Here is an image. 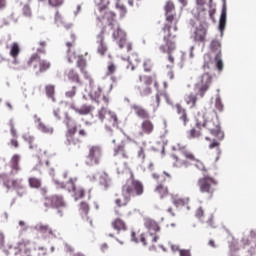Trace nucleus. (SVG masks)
Instances as JSON below:
<instances>
[{
  "instance_id": "obj_49",
  "label": "nucleus",
  "mask_w": 256,
  "mask_h": 256,
  "mask_svg": "<svg viewBox=\"0 0 256 256\" xmlns=\"http://www.w3.org/2000/svg\"><path fill=\"white\" fill-rule=\"evenodd\" d=\"M25 141H27L29 145V149H32L33 151H37L38 145L35 143V137L33 136H24Z\"/></svg>"
},
{
  "instance_id": "obj_32",
  "label": "nucleus",
  "mask_w": 256,
  "mask_h": 256,
  "mask_svg": "<svg viewBox=\"0 0 256 256\" xmlns=\"http://www.w3.org/2000/svg\"><path fill=\"white\" fill-rule=\"evenodd\" d=\"M35 228L39 233H42V235H45L46 237H55V231H53V228L47 224H38Z\"/></svg>"
},
{
  "instance_id": "obj_27",
  "label": "nucleus",
  "mask_w": 256,
  "mask_h": 256,
  "mask_svg": "<svg viewBox=\"0 0 256 256\" xmlns=\"http://www.w3.org/2000/svg\"><path fill=\"white\" fill-rule=\"evenodd\" d=\"M199 99H203V97L199 96V92L195 91V94L190 93L185 96L184 101L186 105L190 107V109H195L197 107V101Z\"/></svg>"
},
{
  "instance_id": "obj_8",
  "label": "nucleus",
  "mask_w": 256,
  "mask_h": 256,
  "mask_svg": "<svg viewBox=\"0 0 256 256\" xmlns=\"http://www.w3.org/2000/svg\"><path fill=\"white\" fill-rule=\"evenodd\" d=\"M139 81L140 83L137 86V91L141 97H147L148 95H151V85H154L155 89H159V81H157L156 74H153L152 76H139Z\"/></svg>"
},
{
  "instance_id": "obj_16",
  "label": "nucleus",
  "mask_w": 256,
  "mask_h": 256,
  "mask_svg": "<svg viewBox=\"0 0 256 256\" xmlns=\"http://www.w3.org/2000/svg\"><path fill=\"white\" fill-rule=\"evenodd\" d=\"M111 29H113L112 39L116 41L118 47L124 49L125 43L127 42V32H125L119 24L114 25Z\"/></svg>"
},
{
  "instance_id": "obj_26",
  "label": "nucleus",
  "mask_w": 256,
  "mask_h": 256,
  "mask_svg": "<svg viewBox=\"0 0 256 256\" xmlns=\"http://www.w3.org/2000/svg\"><path fill=\"white\" fill-rule=\"evenodd\" d=\"M76 67L84 75L85 79H91V75L87 71V60L84 59L83 55H79L76 61Z\"/></svg>"
},
{
  "instance_id": "obj_50",
  "label": "nucleus",
  "mask_w": 256,
  "mask_h": 256,
  "mask_svg": "<svg viewBox=\"0 0 256 256\" xmlns=\"http://www.w3.org/2000/svg\"><path fill=\"white\" fill-rule=\"evenodd\" d=\"M74 193L75 201H79V199H83L85 197V188L83 187H76Z\"/></svg>"
},
{
  "instance_id": "obj_59",
  "label": "nucleus",
  "mask_w": 256,
  "mask_h": 256,
  "mask_svg": "<svg viewBox=\"0 0 256 256\" xmlns=\"http://www.w3.org/2000/svg\"><path fill=\"white\" fill-rule=\"evenodd\" d=\"M75 95H77V87L76 86H73L71 88V90H68L65 93V96L68 97L69 99H73V97H75Z\"/></svg>"
},
{
  "instance_id": "obj_53",
  "label": "nucleus",
  "mask_w": 256,
  "mask_h": 256,
  "mask_svg": "<svg viewBox=\"0 0 256 256\" xmlns=\"http://www.w3.org/2000/svg\"><path fill=\"white\" fill-rule=\"evenodd\" d=\"M96 5H99V10L101 13L107 9L109 6V0H95Z\"/></svg>"
},
{
  "instance_id": "obj_18",
  "label": "nucleus",
  "mask_w": 256,
  "mask_h": 256,
  "mask_svg": "<svg viewBox=\"0 0 256 256\" xmlns=\"http://www.w3.org/2000/svg\"><path fill=\"white\" fill-rule=\"evenodd\" d=\"M131 240L134 241V243H142L144 246L149 245V242L151 243H157V241H159V236H154L151 233H147V234H141L140 238L137 239V234L135 233V231L131 232Z\"/></svg>"
},
{
  "instance_id": "obj_10",
  "label": "nucleus",
  "mask_w": 256,
  "mask_h": 256,
  "mask_svg": "<svg viewBox=\"0 0 256 256\" xmlns=\"http://www.w3.org/2000/svg\"><path fill=\"white\" fill-rule=\"evenodd\" d=\"M212 83H213V76L208 72H206L198 77V80L194 85V91L198 92L199 97H205Z\"/></svg>"
},
{
  "instance_id": "obj_13",
  "label": "nucleus",
  "mask_w": 256,
  "mask_h": 256,
  "mask_svg": "<svg viewBox=\"0 0 256 256\" xmlns=\"http://www.w3.org/2000/svg\"><path fill=\"white\" fill-rule=\"evenodd\" d=\"M103 159V148L99 145H89L88 154L86 156V165L93 167L99 165Z\"/></svg>"
},
{
  "instance_id": "obj_9",
  "label": "nucleus",
  "mask_w": 256,
  "mask_h": 256,
  "mask_svg": "<svg viewBox=\"0 0 256 256\" xmlns=\"http://www.w3.org/2000/svg\"><path fill=\"white\" fill-rule=\"evenodd\" d=\"M2 183L8 191L13 189L18 197H25V195H27V186L23 183V178H11L7 175H3Z\"/></svg>"
},
{
  "instance_id": "obj_45",
  "label": "nucleus",
  "mask_w": 256,
  "mask_h": 256,
  "mask_svg": "<svg viewBox=\"0 0 256 256\" xmlns=\"http://www.w3.org/2000/svg\"><path fill=\"white\" fill-rule=\"evenodd\" d=\"M46 95L52 101H55V85L49 84L45 86Z\"/></svg>"
},
{
  "instance_id": "obj_2",
  "label": "nucleus",
  "mask_w": 256,
  "mask_h": 256,
  "mask_svg": "<svg viewBox=\"0 0 256 256\" xmlns=\"http://www.w3.org/2000/svg\"><path fill=\"white\" fill-rule=\"evenodd\" d=\"M177 150L181 153V155H183L184 159H181L179 158V156L174 154L172 156L174 159V167L181 169V167H190V165L194 164L195 167L199 169V171H202L203 175H205L209 171L207 167H205L203 161L197 159L195 154L187 149V146H181L178 144Z\"/></svg>"
},
{
  "instance_id": "obj_19",
  "label": "nucleus",
  "mask_w": 256,
  "mask_h": 256,
  "mask_svg": "<svg viewBox=\"0 0 256 256\" xmlns=\"http://www.w3.org/2000/svg\"><path fill=\"white\" fill-rule=\"evenodd\" d=\"M173 109L176 111L178 119L181 121L182 125L187 127V123H189V115H187V110L180 103L175 104Z\"/></svg>"
},
{
  "instance_id": "obj_40",
  "label": "nucleus",
  "mask_w": 256,
  "mask_h": 256,
  "mask_svg": "<svg viewBox=\"0 0 256 256\" xmlns=\"http://www.w3.org/2000/svg\"><path fill=\"white\" fill-rule=\"evenodd\" d=\"M77 178H70L67 183L66 186L64 183L61 184L62 188H65L69 191V193H73L76 189H77Z\"/></svg>"
},
{
  "instance_id": "obj_46",
  "label": "nucleus",
  "mask_w": 256,
  "mask_h": 256,
  "mask_svg": "<svg viewBox=\"0 0 256 256\" xmlns=\"http://www.w3.org/2000/svg\"><path fill=\"white\" fill-rule=\"evenodd\" d=\"M93 109L94 108L91 105H83L81 108H78V110H76V113H78V115H89V113H91Z\"/></svg>"
},
{
  "instance_id": "obj_34",
  "label": "nucleus",
  "mask_w": 256,
  "mask_h": 256,
  "mask_svg": "<svg viewBox=\"0 0 256 256\" xmlns=\"http://www.w3.org/2000/svg\"><path fill=\"white\" fill-rule=\"evenodd\" d=\"M111 226L115 231H118V233L121 231H127V223H125V220L121 218L114 219Z\"/></svg>"
},
{
  "instance_id": "obj_62",
  "label": "nucleus",
  "mask_w": 256,
  "mask_h": 256,
  "mask_svg": "<svg viewBox=\"0 0 256 256\" xmlns=\"http://www.w3.org/2000/svg\"><path fill=\"white\" fill-rule=\"evenodd\" d=\"M89 133H91V130L87 128H82L78 131L79 137H84V138L87 137Z\"/></svg>"
},
{
  "instance_id": "obj_21",
  "label": "nucleus",
  "mask_w": 256,
  "mask_h": 256,
  "mask_svg": "<svg viewBox=\"0 0 256 256\" xmlns=\"http://www.w3.org/2000/svg\"><path fill=\"white\" fill-rule=\"evenodd\" d=\"M21 155L19 154H14L9 162V167H10V174L11 175H17L21 171Z\"/></svg>"
},
{
  "instance_id": "obj_31",
  "label": "nucleus",
  "mask_w": 256,
  "mask_h": 256,
  "mask_svg": "<svg viewBox=\"0 0 256 256\" xmlns=\"http://www.w3.org/2000/svg\"><path fill=\"white\" fill-rule=\"evenodd\" d=\"M9 127H10V133L11 135L14 137L10 140V145L12 147H14L15 149H18L19 147V141L17 140V128H15V121H13V119H11L9 121Z\"/></svg>"
},
{
  "instance_id": "obj_52",
  "label": "nucleus",
  "mask_w": 256,
  "mask_h": 256,
  "mask_svg": "<svg viewBox=\"0 0 256 256\" xmlns=\"http://www.w3.org/2000/svg\"><path fill=\"white\" fill-rule=\"evenodd\" d=\"M143 69L145 73H151L153 71V61L151 59H145L143 62Z\"/></svg>"
},
{
  "instance_id": "obj_23",
  "label": "nucleus",
  "mask_w": 256,
  "mask_h": 256,
  "mask_svg": "<svg viewBox=\"0 0 256 256\" xmlns=\"http://www.w3.org/2000/svg\"><path fill=\"white\" fill-rule=\"evenodd\" d=\"M76 39L77 38L75 37V34H71L70 41L66 42V47L68 48L67 58L70 63H73V61H75V59H77V57H79V56H77V54L75 52L71 51V47H74Z\"/></svg>"
},
{
  "instance_id": "obj_58",
  "label": "nucleus",
  "mask_w": 256,
  "mask_h": 256,
  "mask_svg": "<svg viewBox=\"0 0 256 256\" xmlns=\"http://www.w3.org/2000/svg\"><path fill=\"white\" fill-rule=\"evenodd\" d=\"M45 47H47V42L40 41L39 48L37 49V53H41L42 55H45V53H47V51L45 50Z\"/></svg>"
},
{
  "instance_id": "obj_37",
  "label": "nucleus",
  "mask_w": 256,
  "mask_h": 256,
  "mask_svg": "<svg viewBox=\"0 0 256 256\" xmlns=\"http://www.w3.org/2000/svg\"><path fill=\"white\" fill-rule=\"evenodd\" d=\"M15 255L19 256H31V249L25 243H20L16 248Z\"/></svg>"
},
{
  "instance_id": "obj_39",
  "label": "nucleus",
  "mask_w": 256,
  "mask_h": 256,
  "mask_svg": "<svg viewBox=\"0 0 256 256\" xmlns=\"http://www.w3.org/2000/svg\"><path fill=\"white\" fill-rule=\"evenodd\" d=\"M91 97H93L97 103H101V95L103 94V88L101 86H92L90 90Z\"/></svg>"
},
{
  "instance_id": "obj_44",
  "label": "nucleus",
  "mask_w": 256,
  "mask_h": 256,
  "mask_svg": "<svg viewBox=\"0 0 256 256\" xmlns=\"http://www.w3.org/2000/svg\"><path fill=\"white\" fill-rule=\"evenodd\" d=\"M67 77L70 81H73L74 83H81L79 73H77V70L75 69H70L67 73Z\"/></svg>"
},
{
  "instance_id": "obj_14",
  "label": "nucleus",
  "mask_w": 256,
  "mask_h": 256,
  "mask_svg": "<svg viewBox=\"0 0 256 256\" xmlns=\"http://www.w3.org/2000/svg\"><path fill=\"white\" fill-rule=\"evenodd\" d=\"M210 53L214 55L215 67L218 71H223V55L221 51V42L217 39H214L210 43Z\"/></svg>"
},
{
  "instance_id": "obj_29",
  "label": "nucleus",
  "mask_w": 256,
  "mask_h": 256,
  "mask_svg": "<svg viewBox=\"0 0 256 256\" xmlns=\"http://www.w3.org/2000/svg\"><path fill=\"white\" fill-rule=\"evenodd\" d=\"M128 63L127 69H130V71H135L137 67L141 63V56L137 53H132L130 57H128Z\"/></svg>"
},
{
  "instance_id": "obj_22",
  "label": "nucleus",
  "mask_w": 256,
  "mask_h": 256,
  "mask_svg": "<svg viewBox=\"0 0 256 256\" xmlns=\"http://www.w3.org/2000/svg\"><path fill=\"white\" fill-rule=\"evenodd\" d=\"M122 197L123 199L118 198L115 200V205L119 208L115 210V215H118V217H123V215H125V213L121 211V207H127V205H129V201H131L129 196L122 195Z\"/></svg>"
},
{
  "instance_id": "obj_5",
  "label": "nucleus",
  "mask_w": 256,
  "mask_h": 256,
  "mask_svg": "<svg viewBox=\"0 0 256 256\" xmlns=\"http://www.w3.org/2000/svg\"><path fill=\"white\" fill-rule=\"evenodd\" d=\"M32 67L36 75H41V73H46L51 69V62L46 59H41L38 53H34L30 58L25 62L23 69Z\"/></svg>"
},
{
  "instance_id": "obj_15",
  "label": "nucleus",
  "mask_w": 256,
  "mask_h": 256,
  "mask_svg": "<svg viewBox=\"0 0 256 256\" xmlns=\"http://www.w3.org/2000/svg\"><path fill=\"white\" fill-rule=\"evenodd\" d=\"M175 37H177V34H170V36H168L167 38H165V34H164L163 39L166 45L160 46V51L162 53H167L168 61L172 63V65L175 63V57H173V55L171 54L176 49L175 41H173Z\"/></svg>"
},
{
  "instance_id": "obj_1",
  "label": "nucleus",
  "mask_w": 256,
  "mask_h": 256,
  "mask_svg": "<svg viewBox=\"0 0 256 256\" xmlns=\"http://www.w3.org/2000/svg\"><path fill=\"white\" fill-rule=\"evenodd\" d=\"M197 128L198 129H207V131L215 137L217 140H213L209 144V149H216V159L221 157V143L219 141H223L225 138V133L221 131V123L219 122V118L217 114L212 115L211 119L205 120L204 122L199 121L197 119Z\"/></svg>"
},
{
  "instance_id": "obj_6",
  "label": "nucleus",
  "mask_w": 256,
  "mask_h": 256,
  "mask_svg": "<svg viewBox=\"0 0 256 256\" xmlns=\"http://www.w3.org/2000/svg\"><path fill=\"white\" fill-rule=\"evenodd\" d=\"M197 185L200 193L207 195L208 199H212L213 195H215V191H217L219 182L217 179L204 174L201 178L198 179Z\"/></svg>"
},
{
  "instance_id": "obj_12",
  "label": "nucleus",
  "mask_w": 256,
  "mask_h": 256,
  "mask_svg": "<svg viewBox=\"0 0 256 256\" xmlns=\"http://www.w3.org/2000/svg\"><path fill=\"white\" fill-rule=\"evenodd\" d=\"M44 206L49 209H57L58 215L63 217V211H61V209H65V207H67V202H65V198H63L62 195L55 194L44 199Z\"/></svg>"
},
{
  "instance_id": "obj_63",
  "label": "nucleus",
  "mask_w": 256,
  "mask_h": 256,
  "mask_svg": "<svg viewBox=\"0 0 256 256\" xmlns=\"http://www.w3.org/2000/svg\"><path fill=\"white\" fill-rule=\"evenodd\" d=\"M204 65H203V69H209V63L211 62V55L210 54H205L204 55Z\"/></svg>"
},
{
  "instance_id": "obj_3",
  "label": "nucleus",
  "mask_w": 256,
  "mask_h": 256,
  "mask_svg": "<svg viewBox=\"0 0 256 256\" xmlns=\"http://www.w3.org/2000/svg\"><path fill=\"white\" fill-rule=\"evenodd\" d=\"M165 15H166V23L162 28L163 33L165 34V39L173 34L171 29H173L174 33H177V23H179V18H177V13L175 12V4L171 1H168L165 5Z\"/></svg>"
},
{
  "instance_id": "obj_25",
  "label": "nucleus",
  "mask_w": 256,
  "mask_h": 256,
  "mask_svg": "<svg viewBox=\"0 0 256 256\" xmlns=\"http://www.w3.org/2000/svg\"><path fill=\"white\" fill-rule=\"evenodd\" d=\"M140 129L142 131L140 135H151L155 131V124L149 118H146L142 121Z\"/></svg>"
},
{
  "instance_id": "obj_17",
  "label": "nucleus",
  "mask_w": 256,
  "mask_h": 256,
  "mask_svg": "<svg viewBox=\"0 0 256 256\" xmlns=\"http://www.w3.org/2000/svg\"><path fill=\"white\" fill-rule=\"evenodd\" d=\"M99 13L100 15L97 16V19L102 25H109L110 27H115V25H117V22L115 21L117 15H115V12L109 11L106 8L102 12L99 10Z\"/></svg>"
},
{
  "instance_id": "obj_28",
  "label": "nucleus",
  "mask_w": 256,
  "mask_h": 256,
  "mask_svg": "<svg viewBox=\"0 0 256 256\" xmlns=\"http://www.w3.org/2000/svg\"><path fill=\"white\" fill-rule=\"evenodd\" d=\"M131 109L134 110L135 115H137V117H139V119L145 120V119H149V117H150L147 109H145L143 106H141L139 104H133L131 106Z\"/></svg>"
},
{
  "instance_id": "obj_11",
  "label": "nucleus",
  "mask_w": 256,
  "mask_h": 256,
  "mask_svg": "<svg viewBox=\"0 0 256 256\" xmlns=\"http://www.w3.org/2000/svg\"><path fill=\"white\" fill-rule=\"evenodd\" d=\"M77 126L68 127L66 131V140L65 145L69 151H79L81 149V145H83V141L77 138Z\"/></svg>"
},
{
  "instance_id": "obj_61",
  "label": "nucleus",
  "mask_w": 256,
  "mask_h": 256,
  "mask_svg": "<svg viewBox=\"0 0 256 256\" xmlns=\"http://www.w3.org/2000/svg\"><path fill=\"white\" fill-rule=\"evenodd\" d=\"M215 107L218 109V111H223V102L221 101V97H217L215 100Z\"/></svg>"
},
{
  "instance_id": "obj_64",
  "label": "nucleus",
  "mask_w": 256,
  "mask_h": 256,
  "mask_svg": "<svg viewBox=\"0 0 256 256\" xmlns=\"http://www.w3.org/2000/svg\"><path fill=\"white\" fill-rule=\"evenodd\" d=\"M48 2L51 7H59L63 5V0H48Z\"/></svg>"
},
{
  "instance_id": "obj_42",
  "label": "nucleus",
  "mask_w": 256,
  "mask_h": 256,
  "mask_svg": "<svg viewBox=\"0 0 256 256\" xmlns=\"http://www.w3.org/2000/svg\"><path fill=\"white\" fill-rule=\"evenodd\" d=\"M155 193L159 195L160 199H164V197H167V195H169V188H167L163 184H159L155 188Z\"/></svg>"
},
{
  "instance_id": "obj_33",
  "label": "nucleus",
  "mask_w": 256,
  "mask_h": 256,
  "mask_svg": "<svg viewBox=\"0 0 256 256\" xmlns=\"http://www.w3.org/2000/svg\"><path fill=\"white\" fill-rule=\"evenodd\" d=\"M146 229H148V231H150V234L153 235L154 237H157V235H154L151 232L154 233H159V231H161V227H159V224L157 222H155V220H151V219H147L144 223Z\"/></svg>"
},
{
  "instance_id": "obj_36",
  "label": "nucleus",
  "mask_w": 256,
  "mask_h": 256,
  "mask_svg": "<svg viewBox=\"0 0 256 256\" xmlns=\"http://www.w3.org/2000/svg\"><path fill=\"white\" fill-rule=\"evenodd\" d=\"M28 185L30 189H41L43 186V180H41V178L31 176L28 178Z\"/></svg>"
},
{
  "instance_id": "obj_20",
  "label": "nucleus",
  "mask_w": 256,
  "mask_h": 256,
  "mask_svg": "<svg viewBox=\"0 0 256 256\" xmlns=\"http://www.w3.org/2000/svg\"><path fill=\"white\" fill-rule=\"evenodd\" d=\"M96 43L98 44V53L102 56L105 55L108 51L107 44H105V28H102L101 32L96 36Z\"/></svg>"
},
{
  "instance_id": "obj_30",
  "label": "nucleus",
  "mask_w": 256,
  "mask_h": 256,
  "mask_svg": "<svg viewBox=\"0 0 256 256\" xmlns=\"http://www.w3.org/2000/svg\"><path fill=\"white\" fill-rule=\"evenodd\" d=\"M205 37H207V29L203 26L197 27L194 32V41L196 43H205Z\"/></svg>"
},
{
  "instance_id": "obj_47",
  "label": "nucleus",
  "mask_w": 256,
  "mask_h": 256,
  "mask_svg": "<svg viewBox=\"0 0 256 256\" xmlns=\"http://www.w3.org/2000/svg\"><path fill=\"white\" fill-rule=\"evenodd\" d=\"M202 129L203 128H198L197 127V122H196V127L192 128L189 131V135H190L191 139H197V138L201 137L203 135V132H201Z\"/></svg>"
},
{
  "instance_id": "obj_55",
  "label": "nucleus",
  "mask_w": 256,
  "mask_h": 256,
  "mask_svg": "<svg viewBox=\"0 0 256 256\" xmlns=\"http://www.w3.org/2000/svg\"><path fill=\"white\" fill-rule=\"evenodd\" d=\"M47 255V248L40 247L38 249H35L33 254L30 252V256H45Z\"/></svg>"
},
{
  "instance_id": "obj_57",
  "label": "nucleus",
  "mask_w": 256,
  "mask_h": 256,
  "mask_svg": "<svg viewBox=\"0 0 256 256\" xmlns=\"http://www.w3.org/2000/svg\"><path fill=\"white\" fill-rule=\"evenodd\" d=\"M137 157L138 159H140V161H145V148H143L142 146H140L137 150Z\"/></svg>"
},
{
  "instance_id": "obj_24",
  "label": "nucleus",
  "mask_w": 256,
  "mask_h": 256,
  "mask_svg": "<svg viewBox=\"0 0 256 256\" xmlns=\"http://www.w3.org/2000/svg\"><path fill=\"white\" fill-rule=\"evenodd\" d=\"M129 145L128 141H122L114 148V157H122V159H129V154L125 150V147Z\"/></svg>"
},
{
  "instance_id": "obj_48",
  "label": "nucleus",
  "mask_w": 256,
  "mask_h": 256,
  "mask_svg": "<svg viewBox=\"0 0 256 256\" xmlns=\"http://www.w3.org/2000/svg\"><path fill=\"white\" fill-rule=\"evenodd\" d=\"M11 21L17 23V18H15L14 13H12L8 18L2 20L0 28L3 29V27H8V25H11Z\"/></svg>"
},
{
  "instance_id": "obj_51",
  "label": "nucleus",
  "mask_w": 256,
  "mask_h": 256,
  "mask_svg": "<svg viewBox=\"0 0 256 256\" xmlns=\"http://www.w3.org/2000/svg\"><path fill=\"white\" fill-rule=\"evenodd\" d=\"M173 203L176 207H185V205H189V198H174Z\"/></svg>"
},
{
  "instance_id": "obj_43",
  "label": "nucleus",
  "mask_w": 256,
  "mask_h": 256,
  "mask_svg": "<svg viewBox=\"0 0 256 256\" xmlns=\"http://www.w3.org/2000/svg\"><path fill=\"white\" fill-rule=\"evenodd\" d=\"M91 207L89 206V203L82 201L79 205V213L81 217H87L89 215Z\"/></svg>"
},
{
  "instance_id": "obj_56",
  "label": "nucleus",
  "mask_w": 256,
  "mask_h": 256,
  "mask_svg": "<svg viewBox=\"0 0 256 256\" xmlns=\"http://www.w3.org/2000/svg\"><path fill=\"white\" fill-rule=\"evenodd\" d=\"M100 183H101V185H103V187H105V189H107V187H109V183H110L109 176L107 174H103L100 177Z\"/></svg>"
},
{
  "instance_id": "obj_60",
  "label": "nucleus",
  "mask_w": 256,
  "mask_h": 256,
  "mask_svg": "<svg viewBox=\"0 0 256 256\" xmlns=\"http://www.w3.org/2000/svg\"><path fill=\"white\" fill-rule=\"evenodd\" d=\"M22 13L25 17H31L32 12H31V7L29 4H25L22 8Z\"/></svg>"
},
{
  "instance_id": "obj_38",
  "label": "nucleus",
  "mask_w": 256,
  "mask_h": 256,
  "mask_svg": "<svg viewBox=\"0 0 256 256\" xmlns=\"http://www.w3.org/2000/svg\"><path fill=\"white\" fill-rule=\"evenodd\" d=\"M37 122L38 130L41 131V133H45L46 135H53V127L45 124L43 121H41V118H38Z\"/></svg>"
},
{
  "instance_id": "obj_35",
  "label": "nucleus",
  "mask_w": 256,
  "mask_h": 256,
  "mask_svg": "<svg viewBox=\"0 0 256 256\" xmlns=\"http://www.w3.org/2000/svg\"><path fill=\"white\" fill-rule=\"evenodd\" d=\"M227 25V5L224 3L220 15V20H219V29L221 33L225 31V27Z\"/></svg>"
},
{
  "instance_id": "obj_54",
  "label": "nucleus",
  "mask_w": 256,
  "mask_h": 256,
  "mask_svg": "<svg viewBox=\"0 0 256 256\" xmlns=\"http://www.w3.org/2000/svg\"><path fill=\"white\" fill-rule=\"evenodd\" d=\"M114 73H117V66L113 62H110L107 67L106 75L109 77L114 75Z\"/></svg>"
},
{
  "instance_id": "obj_7",
  "label": "nucleus",
  "mask_w": 256,
  "mask_h": 256,
  "mask_svg": "<svg viewBox=\"0 0 256 256\" xmlns=\"http://www.w3.org/2000/svg\"><path fill=\"white\" fill-rule=\"evenodd\" d=\"M101 101L104 103V105L98 112L99 119L101 121L106 120L105 125L107 129L119 127V118H117V114L106 109L107 105H109V97L103 96Z\"/></svg>"
},
{
  "instance_id": "obj_4",
  "label": "nucleus",
  "mask_w": 256,
  "mask_h": 256,
  "mask_svg": "<svg viewBox=\"0 0 256 256\" xmlns=\"http://www.w3.org/2000/svg\"><path fill=\"white\" fill-rule=\"evenodd\" d=\"M143 193H145L143 182L135 179V175L131 173L130 178L122 186V195L132 199L134 197H141Z\"/></svg>"
},
{
  "instance_id": "obj_41",
  "label": "nucleus",
  "mask_w": 256,
  "mask_h": 256,
  "mask_svg": "<svg viewBox=\"0 0 256 256\" xmlns=\"http://www.w3.org/2000/svg\"><path fill=\"white\" fill-rule=\"evenodd\" d=\"M19 53H21V48L19 47V43L14 42L10 47V55L14 58V63H17V57H19Z\"/></svg>"
}]
</instances>
